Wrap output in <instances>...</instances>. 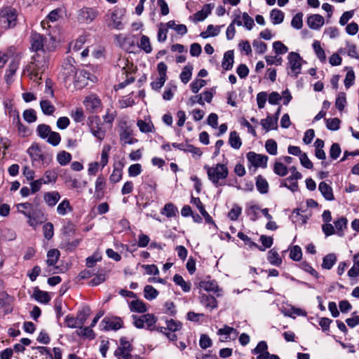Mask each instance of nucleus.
<instances>
[{
  "instance_id": "nucleus-28",
  "label": "nucleus",
  "mask_w": 359,
  "mask_h": 359,
  "mask_svg": "<svg viewBox=\"0 0 359 359\" xmlns=\"http://www.w3.org/2000/svg\"><path fill=\"white\" fill-rule=\"evenodd\" d=\"M318 189L325 200L333 201L334 199L332 187L325 182H321L319 184Z\"/></svg>"
},
{
  "instance_id": "nucleus-4",
  "label": "nucleus",
  "mask_w": 359,
  "mask_h": 359,
  "mask_svg": "<svg viewBox=\"0 0 359 359\" xmlns=\"http://www.w3.org/2000/svg\"><path fill=\"white\" fill-rule=\"evenodd\" d=\"M18 12L16 8L7 6L0 10V27L4 30L14 28L18 23Z\"/></svg>"
},
{
  "instance_id": "nucleus-41",
  "label": "nucleus",
  "mask_w": 359,
  "mask_h": 359,
  "mask_svg": "<svg viewBox=\"0 0 359 359\" xmlns=\"http://www.w3.org/2000/svg\"><path fill=\"white\" fill-rule=\"evenodd\" d=\"M312 46L318 60L321 62H325L326 60V55L324 49L321 47L320 42L319 41H314Z\"/></svg>"
},
{
  "instance_id": "nucleus-38",
  "label": "nucleus",
  "mask_w": 359,
  "mask_h": 359,
  "mask_svg": "<svg viewBox=\"0 0 359 359\" xmlns=\"http://www.w3.org/2000/svg\"><path fill=\"white\" fill-rule=\"evenodd\" d=\"M40 107L42 112L47 116L53 115L55 111V106L48 100H41L40 101Z\"/></svg>"
},
{
  "instance_id": "nucleus-56",
  "label": "nucleus",
  "mask_w": 359,
  "mask_h": 359,
  "mask_svg": "<svg viewBox=\"0 0 359 359\" xmlns=\"http://www.w3.org/2000/svg\"><path fill=\"white\" fill-rule=\"evenodd\" d=\"M123 177V168L122 167L118 168L114 167L112 173L109 176V181L112 184H116L120 182Z\"/></svg>"
},
{
  "instance_id": "nucleus-17",
  "label": "nucleus",
  "mask_w": 359,
  "mask_h": 359,
  "mask_svg": "<svg viewBox=\"0 0 359 359\" xmlns=\"http://www.w3.org/2000/svg\"><path fill=\"white\" fill-rule=\"evenodd\" d=\"M102 324L104 326V330L106 331H116L123 325V320L119 317H105L102 320Z\"/></svg>"
},
{
  "instance_id": "nucleus-7",
  "label": "nucleus",
  "mask_w": 359,
  "mask_h": 359,
  "mask_svg": "<svg viewBox=\"0 0 359 359\" xmlns=\"http://www.w3.org/2000/svg\"><path fill=\"white\" fill-rule=\"evenodd\" d=\"M90 132L100 142L106 137L107 131L98 116H93L88 118V123Z\"/></svg>"
},
{
  "instance_id": "nucleus-59",
  "label": "nucleus",
  "mask_w": 359,
  "mask_h": 359,
  "mask_svg": "<svg viewBox=\"0 0 359 359\" xmlns=\"http://www.w3.org/2000/svg\"><path fill=\"white\" fill-rule=\"evenodd\" d=\"M23 118L29 123H34L37 119L36 111L33 109H28L23 111Z\"/></svg>"
},
{
  "instance_id": "nucleus-35",
  "label": "nucleus",
  "mask_w": 359,
  "mask_h": 359,
  "mask_svg": "<svg viewBox=\"0 0 359 359\" xmlns=\"http://www.w3.org/2000/svg\"><path fill=\"white\" fill-rule=\"evenodd\" d=\"M241 16L238 15L236 16V18L232 21V22L228 26L226 32V38L228 40H231L236 33V29L234 25H237L238 26L243 25L242 21L240 20Z\"/></svg>"
},
{
  "instance_id": "nucleus-46",
  "label": "nucleus",
  "mask_w": 359,
  "mask_h": 359,
  "mask_svg": "<svg viewBox=\"0 0 359 359\" xmlns=\"http://www.w3.org/2000/svg\"><path fill=\"white\" fill-rule=\"evenodd\" d=\"M192 70H193V66L191 65H186L180 75V78L182 81V83H184V84L187 83L191 78V76H192Z\"/></svg>"
},
{
  "instance_id": "nucleus-24",
  "label": "nucleus",
  "mask_w": 359,
  "mask_h": 359,
  "mask_svg": "<svg viewBox=\"0 0 359 359\" xmlns=\"http://www.w3.org/2000/svg\"><path fill=\"white\" fill-rule=\"evenodd\" d=\"M20 62L18 60H13L9 63L7 69L6 70L4 79L6 83L9 84L12 82L13 76L15 75L16 71L19 68Z\"/></svg>"
},
{
  "instance_id": "nucleus-12",
  "label": "nucleus",
  "mask_w": 359,
  "mask_h": 359,
  "mask_svg": "<svg viewBox=\"0 0 359 359\" xmlns=\"http://www.w3.org/2000/svg\"><path fill=\"white\" fill-rule=\"evenodd\" d=\"M288 63L292 72L291 76L297 78L301 73L302 58L295 52H291L287 56Z\"/></svg>"
},
{
  "instance_id": "nucleus-52",
  "label": "nucleus",
  "mask_w": 359,
  "mask_h": 359,
  "mask_svg": "<svg viewBox=\"0 0 359 359\" xmlns=\"http://www.w3.org/2000/svg\"><path fill=\"white\" fill-rule=\"evenodd\" d=\"M72 160V154L65 151H60L57 155V161L62 165H67Z\"/></svg>"
},
{
  "instance_id": "nucleus-47",
  "label": "nucleus",
  "mask_w": 359,
  "mask_h": 359,
  "mask_svg": "<svg viewBox=\"0 0 359 359\" xmlns=\"http://www.w3.org/2000/svg\"><path fill=\"white\" fill-rule=\"evenodd\" d=\"M299 267L304 271L313 276L316 279H318L320 278L319 273L306 261H302V262H300L299 264Z\"/></svg>"
},
{
  "instance_id": "nucleus-57",
  "label": "nucleus",
  "mask_w": 359,
  "mask_h": 359,
  "mask_svg": "<svg viewBox=\"0 0 359 359\" xmlns=\"http://www.w3.org/2000/svg\"><path fill=\"white\" fill-rule=\"evenodd\" d=\"M139 47L143 50L146 53H150L152 48L150 43L149 39L147 36L142 35L140 38Z\"/></svg>"
},
{
  "instance_id": "nucleus-55",
  "label": "nucleus",
  "mask_w": 359,
  "mask_h": 359,
  "mask_svg": "<svg viewBox=\"0 0 359 359\" xmlns=\"http://www.w3.org/2000/svg\"><path fill=\"white\" fill-rule=\"evenodd\" d=\"M259 207L257 205H250L247 208L245 212L251 221H256L259 217Z\"/></svg>"
},
{
  "instance_id": "nucleus-27",
  "label": "nucleus",
  "mask_w": 359,
  "mask_h": 359,
  "mask_svg": "<svg viewBox=\"0 0 359 359\" xmlns=\"http://www.w3.org/2000/svg\"><path fill=\"white\" fill-rule=\"evenodd\" d=\"M161 214L168 218L176 217L179 211L177 207L172 203H167L160 211Z\"/></svg>"
},
{
  "instance_id": "nucleus-64",
  "label": "nucleus",
  "mask_w": 359,
  "mask_h": 359,
  "mask_svg": "<svg viewBox=\"0 0 359 359\" xmlns=\"http://www.w3.org/2000/svg\"><path fill=\"white\" fill-rule=\"evenodd\" d=\"M303 13L299 12L297 13L292 19L291 26L296 29H300L303 26Z\"/></svg>"
},
{
  "instance_id": "nucleus-10",
  "label": "nucleus",
  "mask_w": 359,
  "mask_h": 359,
  "mask_svg": "<svg viewBox=\"0 0 359 359\" xmlns=\"http://www.w3.org/2000/svg\"><path fill=\"white\" fill-rule=\"evenodd\" d=\"M99 15L96 8L83 7L78 11L77 20L79 23L89 25Z\"/></svg>"
},
{
  "instance_id": "nucleus-16",
  "label": "nucleus",
  "mask_w": 359,
  "mask_h": 359,
  "mask_svg": "<svg viewBox=\"0 0 359 359\" xmlns=\"http://www.w3.org/2000/svg\"><path fill=\"white\" fill-rule=\"evenodd\" d=\"M199 287L207 292H212L217 297L222 296V290L219 287L215 280L210 279L208 276L199 283Z\"/></svg>"
},
{
  "instance_id": "nucleus-2",
  "label": "nucleus",
  "mask_w": 359,
  "mask_h": 359,
  "mask_svg": "<svg viewBox=\"0 0 359 359\" xmlns=\"http://www.w3.org/2000/svg\"><path fill=\"white\" fill-rule=\"evenodd\" d=\"M203 168L207 172L208 180L215 187L225 185V180L229 175L226 165L223 163H217L212 166L205 165Z\"/></svg>"
},
{
  "instance_id": "nucleus-1",
  "label": "nucleus",
  "mask_w": 359,
  "mask_h": 359,
  "mask_svg": "<svg viewBox=\"0 0 359 359\" xmlns=\"http://www.w3.org/2000/svg\"><path fill=\"white\" fill-rule=\"evenodd\" d=\"M49 55L47 52H39L34 53L30 62L24 69V73L27 72L30 79L39 82L41 80V75L48 67Z\"/></svg>"
},
{
  "instance_id": "nucleus-34",
  "label": "nucleus",
  "mask_w": 359,
  "mask_h": 359,
  "mask_svg": "<svg viewBox=\"0 0 359 359\" xmlns=\"http://www.w3.org/2000/svg\"><path fill=\"white\" fill-rule=\"evenodd\" d=\"M337 258L334 253H330L323 258L321 266L324 269L330 270L337 262Z\"/></svg>"
},
{
  "instance_id": "nucleus-37",
  "label": "nucleus",
  "mask_w": 359,
  "mask_h": 359,
  "mask_svg": "<svg viewBox=\"0 0 359 359\" xmlns=\"http://www.w3.org/2000/svg\"><path fill=\"white\" fill-rule=\"evenodd\" d=\"M353 265L348 270V276L351 278L359 276V251L353 257Z\"/></svg>"
},
{
  "instance_id": "nucleus-29",
  "label": "nucleus",
  "mask_w": 359,
  "mask_h": 359,
  "mask_svg": "<svg viewBox=\"0 0 359 359\" xmlns=\"http://www.w3.org/2000/svg\"><path fill=\"white\" fill-rule=\"evenodd\" d=\"M14 46H9L6 49L0 50V69H3L8 61L9 58L15 53Z\"/></svg>"
},
{
  "instance_id": "nucleus-32",
  "label": "nucleus",
  "mask_w": 359,
  "mask_h": 359,
  "mask_svg": "<svg viewBox=\"0 0 359 359\" xmlns=\"http://www.w3.org/2000/svg\"><path fill=\"white\" fill-rule=\"evenodd\" d=\"M267 261L273 266H280L283 259L276 250L271 249L267 253Z\"/></svg>"
},
{
  "instance_id": "nucleus-11",
  "label": "nucleus",
  "mask_w": 359,
  "mask_h": 359,
  "mask_svg": "<svg viewBox=\"0 0 359 359\" xmlns=\"http://www.w3.org/2000/svg\"><path fill=\"white\" fill-rule=\"evenodd\" d=\"M22 215L28 219V224L34 229H36L39 225L41 224L46 220L44 213L40 209H32V212H22Z\"/></svg>"
},
{
  "instance_id": "nucleus-53",
  "label": "nucleus",
  "mask_w": 359,
  "mask_h": 359,
  "mask_svg": "<svg viewBox=\"0 0 359 359\" xmlns=\"http://www.w3.org/2000/svg\"><path fill=\"white\" fill-rule=\"evenodd\" d=\"M137 126H138L140 130L144 133H151L154 128V126L151 121L147 122L141 119L137 121Z\"/></svg>"
},
{
  "instance_id": "nucleus-63",
  "label": "nucleus",
  "mask_w": 359,
  "mask_h": 359,
  "mask_svg": "<svg viewBox=\"0 0 359 359\" xmlns=\"http://www.w3.org/2000/svg\"><path fill=\"white\" fill-rule=\"evenodd\" d=\"M327 129L335 131L339 129L341 121L338 118L325 119Z\"/></svg>"
},
{
  "instance_id": "nucleus-36",
  "label": "nucleus",
  "mask_w": 359,
  "mask_h": 359,
  "mask_svg": "<svg viewBox=\"0 0 359 359\" xmlns=\"http://www.w3.org/2000/svg\"><path fill=\"white\" fill-rule=\"evenodd\" d=\"M256 187L260 194H264L269 191V184L266 180L261 175L256 177Z\"/></svg>"
},
{
  "instance_id": "nucleus-30",
  "label": "nucleus",
  "mask_w": 359,
  "mask_h": 359,
  "mask_svg": "<svg viewBox=\"0 0 359 359\" xmlns=\"http://www.w3.org/2000/svg\"><path fill=\"white\" fill-rule=\"evenodd\" d=\"M60 257V252L57 249L54 248L48 250L47 252V259L46 261L48 266H53L55 269H57L58 267H55V266L59 260Z\"/></svg>"
},
{
  "instance_id": "nucleus-33",
  "label": "nucleus",
  "mask_w": 359,
  "mask_h": 359,
  "mask_svg": "<svg viewBox=\"0 0 359 359\" xmlns=\"http://www.w3.org/2000/svg\"><path fill=\"white\" fill-rule=\"evenodd\" d=\"M60 194L57 191L46 192L43 198L46 204L50 207L55 206L60 199Z\"/></svg>"
},
{
  "instance_id": "nucleus-14",
  "label": "nucleus",
  "mask_w": 359,
  "mask_h": 359,
  "mask_svg": "<svg viewBox=\"0 0 359 359\" xmlns=\"http://www.w3.org/2000/svg\"><path fill=\"white\" fill-rule=\"evenodd\" d=\"M247 160L250 165L255 168H265L267 166L268 156L264 154H257L254 151H249L246 155Z\"/></svg>"
},
{
  "instance_id": "nucleus-15",
  "label": "nucleus",
  "mask_w": 359,
  "mask_h": 359,
  "mask_svg": "<svg viewBox=\"0 0 359 359\" xmlns=\"http://www.w3.org/2000/svg\"><path fill=\"white\" fill-rule=\"evenodd\" d=\"M74 60L71 57H68L65 60L62 66L61 74L65 80L74 79L76 74V69L74 66Z\"/></svg>"
},
{
  "instance_id": "nucleus-25",
  "label": "nucleus",
  "mask_w": 359,
  "mask_h": 359,
  "mask_svg": "<svg viewBox=\"0 0 359 359\" xmlns=\"http://www.w3.org/2000/svg\"><path fill=\"white\" fill-rule=\"evenodd\" d=\"M260 124L266 132L276 130L278 128V118L268 114L266 118L261 120Z\"/></svg>"
},
{
  "instance_id": "nucleus-9",
  "label": "nucleus",
  "mask_w": 359,
  "mask_h": 359,
  "mask_svg": "<svg viewBox=\"0 0 359 359\" xmlns=\"http://www.w3.org/2000/svg\"><path fill=\"white\" fill-rule=\"evenodd\" d=\"M133 350V346L131 341H128L126 337H122L120 339V344L118 348L115 350L114 355L117 359H133L131 354Z\"/></svg>"
},
{
  "instance_id": "nucleus-18",
  "label": "nucleus",
  "mask_w": 359,
  "mask_h": 359,
  "mask_svg": "<svg viewBox=\"0 0 359 359\" xmlns=\"http://www.w3.org/2000/svg\"><path fill=\"white\" fill-rule=\"evenodd\" d=\"M132 130L130 127L127 126L126 122L124 121L121 126L119 136L121 142L124 144H133L137 142V140L132 137Z\"/></svg>"
},
{
  "instance_id": "nucleus-62",
  "label": "nucleus",
  "mask_w": 359,
  "mask_h": 359,
  "mask_svg": "<svg viewBox=\"0 0 359 359\" xmlns=\"http://www.w3.org/2000/svg\"><path fill=\"white\" fill-rule=\"evenodd\" d=\"M34 297L36 301L43 304H47L50 299L48 292L41 290L35 291Z\"/></svg>"
},
{
  "instance_id": "nucleus-13",
  "label": "nucleus",
  "mask_w": 359,
  "mask_h": 359,
  "mask_svg": "<svg viewBox=\"0 0 359 359\" xmlns=\"http://www.w3.org/2000/svg\"><path fill=\"white\" fill-rule=\"evenodd\" d=\"M157 188V183L154 177L151 175H147L142 177V182L139 188V194L143 196L144 192L153 193L156 192Z\"/></svg>"
},
{
  "instance_id": "nucleus-45",
  "label": "nucleus",
  "mask_w": 359,
  "mask_h": 359,
  "mask_svg": "<svg viewBox=\"0 0 359 359\" xmlns=\"http://www.w3.org/2000/svg\"><path fill=\"white\" fill-rule=\"evenodd\" d=\"M220 26H216L215 27L212 25H209L207 27V29L205 32H202L200 34V36L203 38L206 39L209 36H216L219 34L220 32Z\"/></svg>"
},
{
  "instance_id": "nucleus-58",
  "label": "nucleus",
  "mask_w": 359,
  "mask_h": 359,
  "mask_svg": "<svg viewBox=\"0 0 359 359\" xmlns=\"http://www.w3.org/2000/svg\"><path fill=\"white\" fill-rule=\"evenodd\" d=\"M76 334L80 337H88L93 339L95 334L93 330L90 327H79V330H76Z\"/></svg>"
},
{
  "instance_id": "nucleus-51",
  "label": "nucleus",
  "mask_w": 359,
  "mask_h": 359,
  "mask_svg": "<svg viewBox=\"0 0 359 359\" xmlns=\"http://www.w3.org/2000/svg\"><path fill=\"white\" fill-rule=\"evenodd\" d=\"M158 292L152 285H147L144 288V297L148 300H153L157 297Z\"/></svg>"
},
{
  "instance_id": "nucleus-22",
  "label": "nucleus",
  "mask_w": 359,
  "mask_h": 359,
  "mask_svg": "<svg viewBox=\"0 0 359 359\" xmlns=\"http://www.w3.org/2000/svg\"><path fill=\"white\" fill-rule=\"evenodd\" d=\"M200 302L202 305H203L206 309L210 311H212L213 309L217 308L218 302L215 297L212 295L202 294L200 296Z\"/></svg>"
},
{
  "instance_id": "nucleus-49",
  "label": "nucleus",
  "mask_w": 359,
  "mask_h": 359,
  "mask_svg": "<svg viewBox=\"0 0 359 359\" xmlns=\"http://www.w3.org/2000/svg\"><path fill=\"white\" fill-rule=\"evenodd\" d=\"M259 240L262 244V246H259L257 244L256 248H258L260 251H264L266 248H270L273 243V238L266 235H262Z\"/></svg>"
},
{
  "instance_id": "nucleus-42",
  "label": "nucleus",
  "mask_w": 359,
  "mask_h": 359,
  "mask_svg": "<svg viewBox=\"0 0 359 359\" xmlns=\"http://www.w3.org/2000/svg\"><path fill=\"white\" fill-rule=\"evenodd\" d=\"M111 146L109 144H105L103 146L102 152H101V159L99 162V164L104 168L109 162V153L111 151Z\"/></svg>"
},
{
  "instance_id": "nucleus-31",
  "label": "nucleus",
  "mask_w": 359,
  "mask_h": 359,
  "mask_svg": "<svg viewBox=\"0 0 359 359\" xmlns=\"http://www.w3.org/2000/svg\"><path fill=\"white\" fill-rule=\"evenodd\" d=\"M234 62L233 50H228L224 54L222 62V67L224 70H230L233 67Z\"/></svg>"
},
{
  "instance_id": "nucleus-20",
  "label": "nucleus",
  "mask_w": 359,
  "mask_h": 359,
  "mask_svg": "<svg viewBox=\"0 0 359 359\" xmlns=\"http://www.w3.org/2000/svg\"><path fill=\"white\" fill-rule=\"evenodd\" d=\"M95 185L94 197L97 200H101L104 197L106 189V180L102 175L97 177Z\"/></svg>"
},
{
  "instance_id": "nucleus-43",
  "label": "nucleus",
  "mask_w": 359,
  "mask_h": 359,
  "mask_svg": "<svg viewBox=\"0 0 359 359\" xmlns=\"http://www.w3.org/2000/svg\"><path fill=\"white\" fill-rule=\"evenodd\" d=\"M347 219L346 217H341L334 221V228L337 230V234L339 236H344V230L347 227Z\"/></svg>"
},
{
  "instance_id": "nucleus-21",
  "label": "nucleus",
  "mask_w": 359,
  "mask_h": 359,
  "mask_svg": "<svg viewBox=\"0 0 359 359\" xmlns=\"http://www.w3.org/2000/svg\"><path fill=\"white\" fill-rule=\"evenodd\" d=\"M83 104L88 110L95 111L101 107V101L95 95H90L86 97Z\"/></svg>"
},
{
  "instance_id": "nucleus-54",
  "label": "nucleus",
  "mask_w": 359,
  "mask_h": 359,
  "mask_svg": "<svg viewBox=\"0 0 359 359\" xmlns=\"http://www.w3.org/2000/svg\"><path fill=\"white\" fill-rule=\"evenodd\" d=\"M57 179V174L55 171L48 170L45 172L43 177L41 178L43 184L55 182Z\"/></svg>"
},
{
  "instance_id": "nucleus-5",
  "label": "nucleus",
  "mask_w": 359,
  "mask_h": 359,
  "mask_svg": "<svg viewBox=\"0 0 359 359\" xmlns=\"http://www.w3.org/2000/svg\"><path fill=\"white\" fill-rule=\"evenodd\" d=\"M30 50L35 53L51 50L48 45V39L43 34L32 32L29 37Z\"/></svg>"
},
{
  "instance_id": "nucleus-39",
  "label": "nucleus",
  "mask_w": 359,
  "mask_h": 359,
  "mask_svg": "<svg viewBox=\"0 0 359 359\" xmlns=\"http://www.w3.org/2000/svg\"><path fill=\"white\" fill-rule=\"evenodd\" d=\"M229 144L235 149H238L242 145L241 139L236 131H231L229 134Z\"/></svg>"
},
{
  "instance_id": "nucleus-44",
  "label": "nucleus",
  "mask_w": 359,
  "mask_h": 359,
  "mask_svg": "<svg viewBox=\"0 0 359 359\" xmlns=\"http://www.w3.org/2000/svg\"><path fill=\"white\" fill-rule=\"evenodd\" d=\"M173 281L177 285L180 286L184 292H188L190 291L191 283L186 282L182 276L175 274L173 277Z\"/></svg>"
},
{
  "instance_id": "nucleus-26",
  "label": "nucleus",
  "mask_w": 359,
  "mask_h": 359,
  "mask_svg": "<svg viewBox=\"0 0 359 359\" xmlns=\"http://www.w3.org/2000/svg\"><path fill=\"white\" fill-rule=\"evenodd\" d=\"M128 303L131 312L144 313L147 311V306L142 300L135 299L131 302H128Z\"/></svg>"
},
{
  "instance_id": "nucleus-60",
  "label": "nucleus",
  "mask_w": 359,
  "mask_h": 359,
  "mask_svg": "<svg viewBox=\"0 0 359 359\" xmlns=\"http://www.w3.org/2000/svg\"><path fill=\"white\" fill-rule=\"evenodd\" d=\"M302 252L299 245H294L290 250V258L293 261L297 262L302 259Z\"/></svg>"
},
{
  "instance_id": "nucleus-3",
  "label": "nucleus",
  "mask_w": 359,
  "mask_h": 359,
  "mask_svg": "<svg viewBox=\"0 0 359 359\" xmlns=\"http://www.w3.org/2000/svg\"><path fill=\"white\" fill-rule=\"evenodd\" d=\"M29 156L33 167L43 168L48 166L53 160L52 155L43 153L39 145L36 143L32 144L27 150Z\"/></svg>"
},
{
  "instance_id": "nucleus-19",
  "label": "nucleus",
  "mask_w": 359,
  "mask_h": 359,
  "mask_svg": "<svg viewBox=\"0 0 359 359\" xmlns=\"http://www.w3.org/2000/svg\"><path fill=\"white\" fill-rule=\"evenodd\" d=\"M217 334L222 337L221 341H227L236 339L238 332L235 328L225 325L217 330Z\"/></svg>"
},
{
  "instance_id": "nucleus-50",
  "label": "nucleus",
  "mask_w": 359,
  "mask_h": 359,
  "mask_svg": "<svg viewBox=\"0 0 359 359\" xmlns=\"http://www.w3.org/2000/svg\"><path fill=\"white\" fill-rule=\"evenodd\" d=\"M51 132V128L48 125L42 123L36 127V133L41 139H47Z\"/></svg>"
},
{
  "instance_id": "nucleus-61",
  "label": "nucleus",
  "mask_w": 359,
  "mask_h": 359,
  "mask_svg": "<svg viewBox=\"0 0 359 359\" xmlns=\"http://www.w3.org/2000/svg\"><path fill=\"white\" fill-rule=\"evenodd\" d=\"M273 172L280 176L284 177L287 174V168L280 162H276L273 166Z\"/></svg>"
},
{
  "instance_id": "nucleus-48",
  "label": "nucleus",
  "mask_w": 359,
  "mask_h": 359,
  "mask_svg": "<svg viewBox=\"0 0 359 359\" xmlns=\"http://www.w3.org/2000/svg\"><path fill=\"white\" fill-rule=\"evenodd\" d=\"M270 17L273 24H280L284 20V13L280 10L274 8L271 11Z\"/></svg>"
},
{
  "instance_id": "nucleus-23",
  "label": "nucleus",
  "mask_w": 359,
  "mask_h": 359,
  "mask_svg": "<svg viewBox=\"0 0 359 359\" xmlns=\"http://www.w3.org/2000/svg\"><path fill=\"white\" fill-rule=\"evenodd\" d=\"M306 22L311 29H318L324 25L325 20L322 15L313 14L307 18Z\"/></svg>"
},
{
  "instance_id": "nucleus-40",
  "label": "nucleus",
  "mask_w": 359,
  "mask_h": 359,
  "mask_svg": "<svg viewBox=\"0 0 359 359\" xmlns=\"http://www.w3.org/2000/svg\"><path fill=\"white\" fill-rule=\"evenodd\" d=\"M72 207L70 205L69 201L65 198L59 203L57 208V212L60 215H65L68 212L72 211Z\"/></svg>"
},
{
  "instance_id": "nucleus-8",
  "label": "nucleus",
  "mask_w": 359,
  "mask_h": 359,
  "mask_svg": "<svg viewBox=\"0 0 359 359\" xmlns=\"http://www.w3.org/2000/svg\"><path fill=\"white\" fill-rule=\"evenodd\" d=\"M123 15L124 11L121 8H114L108 11L104 17L107 26L118 30L122 29L123 25L121 20Z\"/></svg>"
},
{
  "instance_id": "nucleus-6",
  "label": "nucleus",
  "mask_w": 359,
  "mask_h": 359,
  "mask_svg": "<svg viewBox=\"0 0 359 359\" xmlns=\"http://www.w3.org/2000/svg\"><path fill=\"white\" fill-rule=\"evenodd\" d=\"M132 318L133 319V324L137 328H146L150 331L156 330L157 317H156L153 313L143 314L141 316L133 315Z\"/></svg>"
}]
</instances>
